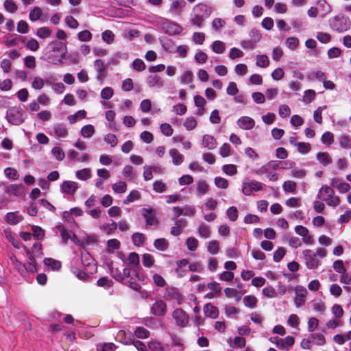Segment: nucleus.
<instances>
[{
    "label": "nucleus",
    "mask_w": 351,
    "mask_h": 351,
    "mask_svg": "<svg viewBox=\"0 0 351 351\" xmlns=\"http://www.w3.org/2000/svg\"><path fill=\"white\" fill-rule=\"evenodd\" d=\"M81 135L84 138H90L95 133V128L92 125H86L82 128Z\"/></svg>",
    "instance_id": "40"
},
{
    "label": "nucleus",
    "mask_w": 351,
    "mask_h": 351,
    "mask_svg": "<svg viewBox=\"0 0 351 351\" xmlns=\"http://www.w3.org/2000/svg\"><path fill=\"white\" fill-rule=\"evenodd\" d=\"M285 204L289 208H299L301 206V201L298 197H292L287 199Z\"/></svg>",
    "instance_id": "59"
},
{
    "label": "nucleus",
    "mask_w": 351,
    "mask_h": 351,
    "mask_svg": "<svg viewBox=\"0 0 351 351\" xmlns=\"http://www.w3.org/2000/svg\"><path fill=\"white\" fill-rule=\"evenodd\" d=\"M167 33L170 35L179 34L182 31V27L177 23H167L164 25Z\"/></svg>",
    "instance_id": "22"
},
{
    "label": "nucleus",
    "mask_w": 351,
    "mask_h": 351,
    "mask_svg": "<svg viewBox=\"0 0 351 351\" xmlns=\"http://www.w3.org/2000/svg\"><path fill=\"white\" fill-rule=\"evenodd\" d=\"M10 260L14 268L17 269L21 275L23 276L27 273V268L25 265L19 262L15 257H11Z\"/></svg>",
    "instance_id": "36"
},
{
    "label": "nucleus",
    "mask_w": 351,
    "mask_h": 351,
    "mask_svg": "<svg viewBox=\"0 0 351 351\" xmlns=\"http://www.w3.org/2000/svg\"><path fill=\"white\" fill-rule=\"evenodd\" d=\"M208 190V185L204 180H199L197 182V195L202 196L205 195Z\"/></svg>",
    "instance_id": "39"
},
{
    "label": "nucleus",
    "mask_w": 351,
    "mask_h": 351,
    "mask_svg": "<svg viewBox=\"0 0 351 351\" xmlns=\"http://www.w3.org/2000/svg\"><path fill=\"white\" fill-rule=\"evenodd\" d=\"M295 298L294 302L297 308H300L305 304L304 298L307 295V290L302 286H297L295 289Z\"/></svg>",
    "instance_id": "10"
},
{
    "label": "nucleus",
    "mask_w": 351,
    "mask_h": 351,
    "mask_svg": "<svg viewBox=\"0 0 351 351\" xmlns=\"http://www.w3.org/2000/svg\"><path fill=\"white\" fill-rule=\"evenodd\" d=\"M78 189V184L74 181H64L61 186L60 190L63 193L73 195Z\"/></svg>",
    "instance_id": "14"
},
{
    "label": "nucleus",
    "mask_w": 351,
    "mask_h": 351,
    "mask_svg": "<svg viewBox=\"0 0 351 351\" xmlns=\"http://www.w3.org/2000/svg\"><path fill=\"white\" fill-rule=\"evenodd\" d=\"M143 215L146 221V225L152 226L158 224L156 212L152 208H144Z\"/></svg>",
    "instance_id": "12"
},
{
    "label": "nucleus",
    "mask_w": 351,
    "mask_h": 351,
    "mask_svg": "<svg viewBox=\"0 0 351 351\" xmlns=\"http://www.w3.org/2000/svg\"><path fill=\"white\" fill-rule=\"evenodd\" d=\"M211 49L214 53L221 54L226 51V46L222 41L215 40L212 43Z\"/></svg>",
    "instance_id": "33"
},
{
    "label": "nucleus",
    "mask_w": 351,
    "mask_h": 351,
    "mask_svg": "<svg viewBox=\"0 0 351 351\" xmlns=\"http://www.w3.org/2000/svg\"><path fill=\"white\" fill-rule=\"evenodd\" d=\"M197 125V120L193 117H187L184 123V126L187 130H192L195 129Z\"/></svg>",
    "instance_id": "50"
},
{
    "label": "nucleus",
    "mask_w": 351,
    "mask_h": 351,
    "mask_svg": "<svg viewBox=\"0 0 351 351\" xmlns=\"http://www.w3.org/2000/svg\"><path fill=\"white\" fill-rule=\"evenodd\" d=\"M4 173L6 178L16 180H18L19 178V175L17 172V171L12 167H8L4 170Z\"/></svg>",
    "instance_id": "52"
},
{
    "label": "nucleus",
    "mask_w": 351,
    "mask_h": 351,
    "mask_svg": "<svg viewBox=\"0 0 351 351\" xmlns=\"http://www.w3.org/2000/svg\"><path fill=\"white\" fill-rule=\"evenodd\" d=\"M222 170L223 173L228 176H234L237 173V166L232 164L223 165L222 167Z\"/></svg>",
    "instance_id": "55"
},
{
    "label": "nucleus",
    "mask_w": 351,
    "mask_h": 351,
    "mask_svg": "<svg viewBox=\"0 0 351 351\" xmlns=\"http://www.w3.org/2000/svg\"><path fill=\"white\" fill-rule=\"evenodd\" d=\"M263 184L258 181L244 182L242 186V191L245 195H250L254 191L262 190Z\"/></svg>",
    "instance_id": "9"
},
{
    "label": "nucleus",
    "mask_w": 351,
    "mask_h": 351,
    "mask_svg": "<svg viewBox=\"0 0 351 351\" xmlns=\"http://www.w3.org/2000/svg\"><path fill=\"white\" fill-rule=\"evenodd\" d=\"M204 312L207 317L215 319L219 315V311L216 306L210 303H208L204 306Z\"/></svg>",
    "instance_id": "19"
},
{
    "label": "nucleus",
    "mask_w": 351,
    "mask_h": 351,
    "mask_svg": "<svg viewBox=\"0 0 351 351\" xmlns=\"http://www.w3.org/2000/svg\"><path fill=\"white\" fill-rule=\"evenodd\" d=\"M44 263L51 267L53 270H58L61 267L60 261L54 260L51 258H47L44 260Z\"/></svg>",
    "instance_id": "48"
},
{
    "label": "nucleus",
    "mask_w": 351,
    "mask_h": 351,
    "mask_svg": "<svg viewBox=\"0 0 351 351\" xmlns=\"http://www.w3.org/2000/svg\"><path fill=\"white\" fill-rule=\"evenodd\" d=\"M224 293L227 298H234L237 302H239L241 300L242 293L237 289L226 288L224 289Z\"/></svg>",
    "instance_id": "26"
},
{
    "label": "nucleus",
    "mask_w": 351,
    "mask_h": 351,
    "mask_svg": "<svg viewBox=\"0 0 351 351\" xmlns=\"http://www.w3.org/2000/svg\"><path fill=\"white\" fill-rule=\"evenodd\" d=\"M51 30L47 27H40L36 31V35L40 38H46L50 36Z\"/></svg>",
    "instance_id": "63"
},
{
    "label": "nucleus",
    "mask_w": 351,
    "mask_h": 351,
    "mask_svg": "<svg viewBox=\"0 0 351 351\" xmlns=\"http://www.w3.org/2000/svg\"><path fill=\"white\" fill-rule=\"evenodd\" d=\"M147 84L150 88L158 87L160 88L164 85V81L158 75H149L147 78Z\"/></svg>",
    "instance_id": "24"
},
{
    "label": "nucleus",
    "mask_w": 351,
    "mask_h": 351,
    "mask_svg": "<svg viewBox=\"0 0 351 351\" xmlns=\"http://www.w3.org/2000/svg\"><path fill=\"white\" fill-rule=\"evenodd\" d=\"M332 315L337 318L340 319L343 316V309L342 307L337 304H334L331 308Z\"/></svg>",
    "instance_id": "61"
},
{
    "label": "nucleus",
    "mask_w": 351,
    "mask_h": 351,
    "mask_svg": "<svg viewBox=\"0 0 351 351\" xmlns=\"http://www.w3.org/2000/svg\"><path fill=\"white\" fill-rule=\"evenodd\" d=\"M309 339H311V342L317 346H323L326 342L325 337L322 334H312L310 335Z\"/></svg>",
    "instance_id": "42"
},
{
    "label": "nucleus",
    "mask_w": 351,
    "mask_h": 351,
    "mask_svg": "<svg viewBox=\"0 0 351 351\" xmlns=\"http://www.w3.org/2000/svg\"><path fill=\"white\" fill-rule=\"evenodd\" d=\"M317 8L321 12V16L326 17L332 11L330 5L325 0H318L317 2Z\"/></svg>",
    "instance_id": "20"
},
{
    "label": "nucleus",
    "mask_w": 351,
    "mask_h": 351,
    "mask_svg": "<svg viewBox=\"0 0 351 351\" xmlns=\"http://www.w3.org/2000/svg\"><path fill=\"white\" fill-rule=\"evenodd\" d=\"M53 130L54 134L58 138H66L69 135L68 130L60 124L55 125Z\"/></svg>",
    "instance_id": "37"
},
{
    "label": "nucleus",
    "mask_w": 351,
    "mask_h": 351,
    "mask_svg": "<svg viewBox=\"0 0 351 351\" xmlns=\"http://www.w3.org/2000/svg\"><path fill=\"white\" fill-rule=\"evenodd\" d=\"M256 64L261 68H266L269 64V60L266 55H257Z\"/></svg>",
    "instance_id": "38"
},
{
    "label": "nucleus",
    "mask_w": 351,
    "mask_h": 351,
    "mask_svg": "<svg viewBox=\"0 0 351 351\" xmlns=\"http://www.w3.org/2000/svg\"><path fill=\"white\" fill-rule=\"evenodd\" d=\"M154 245L157 250L165 251L168 248L169 244L166 239L162 238L155 240Z\"/></svg>",
    "instance_id": "49"
},
{
    "label": "nucleus",
    "mask_w": 351,
    "mask_h": 351,
    "mask_svg": "<svg viewBox=\"0 0 351 351\" xmlns=\"http://www.w3.org/2000/svg\"><path fill=\"white\" fill-rule=\"evenodd\" d=\"M207 250L212 254H217L219 251V243L216 240H212L207 243Z\"/></svg>",
    "instance_id": "44"
},
{
    "label": "nucleus",
    "mask_w": 351,
    "mask_h": 351,
    "mask_svg": "<svg viewBox=\"0 0 351 351\" xmlns=\"http://www.w3.org/2000/svg\"><path fill=\"white\" fill-rule=\"evenodd\" d=\"M27 255L32 262L29 263V269L32 271H36L35 259L36 258L41 257L43 255L41 243L38 242L35 243L31 250H27Z\"/></svg>",
    "instance_id": "5"
},
{
    "label": "nucleus",
    "mask_w": 351,
    "mask_h": 351,
    "mask_svg": "<svg viewBox=\"0 0 351 351\" xmlns=\"http://www.w3.org/2000/svg\"><path fill=\"white\" fill-rule=\"evenodd\" d=\"M317 159L319 162L324 166H327L332 163L331 156L328 152L317 153Z\"/></svg>",
    "instance_id": "29"
},
{
    "label": "nucleus",
    "mask_w": 351,
    "mask_h": 351,
    "mask_svg": "<svg viewBox=\"0 0 351 351\" xmlns=\"http://www.w3.org/2000/svg\"><path fill=\"white\" fill-rule=\"evenodd\" d=\"M296 188V182L292 180H287L282 184V189L285 193H295Z\"/></svg>",
    "instance_id": "35"
},
{
    "label": "nucleus",
    "mask_w": 351,
    "mask_h": 351,
    "mask_svg": "<svg viewBox=\"0 0 351 351\" xmlns=\"http://www.w3.org/2000/svg\"><path fill=\"white\" fill-rule=\"evenodd\" d=\"M94 66L96 71L97 72V79L102 80L104 78V71L106 66L104 62L101 60H96L94 62Z\"/></svg>",
    "instance_id": "28"
},
{
    "label": "nucleus",
    "mask_w": 351,
    "mask_h": 351,
    "mask_svg": "<svg viewBox=\"0 0 351 351\" xmlns=\"http://www.w3.org/2000/svg\"><path fill=\"white\" fill-rule=\"evenodd\" d=\"M148 348L152 351H164V348L161 343L158 341H151L148 343Z\"/></svg>",
    "instance_id": "64"
},
{
    "label": "nucleus",
    "mask_w": 351,
    "mask_h": 351,
    "mask_svg": "<svg viewBox=\"0 0 351 351\" xmlns=\"http://www.w3.org/2000/svg\"><path fill=\"white\" fill-rule=\"evenodd\" d=\"M26 114L20 108H11L7 111L6 119L9 123L19 125L25 121Z\"/></svg>",
    "instance_id": "3"
},
{
    "label": "nucleus",
    "mask_w": 351,
    "mask_h": 351,
    "mask_svg": "<svg viewBox=\"0 0 351 351\" xmlns=\"http://www.w3.org/2000/svg\"><path fill=\"white\" fill-rule=\"evenodd\" d=\"M43 14L42 10L39 7H34L29 14V18L32 21H36L41 17Z\"/></svg>",
    "instance_id": "47"
},
{
    "label": "nucleus",
    "mask_w": 351,
    "mask_h": 351,
    "mask_svg": "<svg viewBox=\"0 0 351 351\" xmlns=\"http://www.w3.org/2000/svg\"><path fill=\"white\" fill-rule=\"evenodd\" d=\"M321 141L323 144L330 145L334 142V135L330 132H326L322 134Z\"/></svg>",
    "instance_id": "53"
},
{
    "label": "nucleus",
    "mask_w": 351,
    "mask_h": 351,
    "mask_svg": "<svg viewBox=\"0 0 351 351\" xmlns=\"http://www.w3.org/2000/svg\"><path fill=\"white\" fill-rule=\"evenodd\" d=\"M197 232L199 236L202 239H208L210 237L211 232L209 226L202 223L199 225L197 228Z\"/></svg>",
    "instance_id": "27"
},
{
    "label": "nucleus",
    "mask_w": 351,
    "mask_h": 351,
    "mask_svg": "<svg viewBox=\"0 0 351 351\" xmlns=\"http://www.w3.org/2000/svg\"><path fill=\"white\" fill-rule=\"evenodd\" d=\"M151 314L156 317H163L167 313V304L160 300H156L150 309Z\"/></svg>",
    "instance_id": "8"
},
{
    "label": "nucleus",
    "mask_w": 351,
    "mask_h": 351,
    "mask_svg": "<svg viewBox=\"0 0 351 351\" xmlns=\"http://www.w3.org/2000/svg\"><path fill=\"white\" fill-rule=\"evenodd\" d=\"M141 198V193L136 190H132L130 191L126 199L123 200L124 204H128L135 200H138Z\"/></svg>",
    "instance_id": "45"
},
{
    "label": "nucleus",
    "mask_w": 351,
    "mask_h": 351,
    "mask_svg": "<svg viewBox=\"0 0 351 351\" xmlns=\"http://www.w3.org/2000/svg\"><path fill=\"white\" fill-rule=\"evenodd\" d=\"M169 154L172 158V162L175 165H180L184 161V156L180 153L176 149H171Z\"/></svg>",
    "instance_id": "25"
},
{
    "label": "nucleus",
    "mask_w": 351,
    "mask_h": 351,
    "mask_svg": "<svg viewBox=\"0 0 351 351\" xmlns=\"http://www.w3.org/2000/svg\"><path fill=\"white\" fill-rule=\"evenodd\" d=\"M258 299L254 295H248L244 297L243 304L247 308H255L257 306Z\"/></svg>",
    "instance_id": "32"
},
{
    "label": "nucleus",
    "mask_w": 351,
    "mask_h": 351,
    "mask_svg": "<svg viewBox=\"0 0 351 351\" xmlns=\"http://www.w3.org/2000/svg\"><path fill=\"white\" fill-rule=\"evenodd\" d=\"M335 193L334 190L326 186H322L318 191L317 197L324 201H326L327 198L333 195Z\"/></svg>",
    "instance_id": "23"
},
{
    "label": "nucleus",
    "mask_w": 351,
    "mask_h": 351,
    "mask_svg": "<svg viewBox=\"0 0 351 351\" xmlns=\"http://www.w3.org/2000/svg\"><path fill=\"white\" fill-rule=\"evenodd\" d=\"M126 261L132 267L137 266L139 264V256L138 254L132 252L129 254Z\"/></svg>",
    "instance_id": "54"
},
{
    "label": "nucleus",
    "mask_w": 351,
    "mask_h": 351,
    "mask_svg": "<svg viewBox=\"0 0 351 351\" xmlns=\"http://www.w3.org/2000/svg\"><path fill=\"white\" fill-rule=\"evenodd\" d=\"M165 298L166 299L169 300L178 304H180L183 301L182 295L179 293L178 290L176 288L167 289L165 294Z\"/></svg>",
    "instance_id": "13"
},
{
    "label": "nucleus",
    "mask_w": 351,
    "mask_h": 351,
    "mask_svg": "<svg viewBox=\"0 0 351 351\" xmlns=\"http://www.w3.org/2000/svg\"><path fill=\"white\" fill-rule=\"evenodd\" d=\"M295 232L297 234L302 237V241L305 244H313V236L309 234V231L306 227L300 225L296 226L295 227Z\"/></svg>",
    "instance_id": "11"
},
{
    "label": "nucleus",
    "mask_w": 351,
    "mask_h": 351,
    "mask_svg": "<svg viewBox=\"0 0 351 351\" xmlns=\"http://www.w3.org/2000/svg\"><path fill=\"white\" fill-rule=\"evenodd\" d=\"M186 5V3L184 0H175L171 3L169 11L174 15L180 16Z\"/></svg>",
    "instance_id": "17"
},
{
    "label": "nucleus",
    "mask_w": 351,
    "mask_h": 351,
    "mask_svg": "<svg viewBox=\"0 0 351 351\" xmlns=\"http://www.w3.org/2000/svg\"><path fill=\"white\" fill-rule=\"evenodd\" d=\"M75 176L77 179L87 180L91 177V170L89 168H84L75 172Z\"/></svg>",
    "instance_id": "34"
},
{
    "label": "nucleus",
    "mask_w": 351,
    "mask_h": 351,
    "mask_svg": "<svg viewBox=\"0 0 351 351\" xmlns=\"http://www.w3.org/2000/svg\"><path fill=\"white\" fill-rule=\"evenodd\" d=\"M82 263L85 267L95 266L94 260L88 252L82 254Z\"/></svg>",
    "instance_id": "51"
},
{
    "label": "nucleus",
    "mask_w": 351,
    "mask_h": 351,
    "mask_svg": "<svg viewBox=\"0 0 351 351\" xmlns=\"http://www.w3.org/2000/svg\"><path fill=\"white\" fill-rule=\"evenodd\" d=\"M134 335L139 339H146L149 337V332L143 327H137L134 330Z\"/></svg>",
    "instance_id": "58"
},
{
    "label": "nucleus",
    "mask_w": 351,
    "mask_h": 351,
    "mask_svg": "<svg viewBox=\"0 0 351 351\" xmlns=\"http://www.w3.org/2000/svg\"><path fill=\"white\" fill-rule=\"evenodd\" d=\"M202 145L208 149L212 150L217 147V141L215 138L209 134H205L202 137Z\"/></svg>",
    "instance_id": "21"
},
{
    "label": "nucleus",
    "mask_w": 351,
    "mask_h": 351,
    "mask_svg": "<svg viewBox=\"0 0 351 351\" xmlns=\"http://www.w3.org/2000/svg\"><path fill=\"white\" fill-rule=\"evenodd\" d=\"M172 317L176 324L180 327L186 326L189 322L188 315L180 308H178L173 311Z\"/></svg>",
    "instance_id": "7"
},
{
    "label": "nucleus",
    "mask_w": 351,
    "mask_h": 351,
    "mask_svg": "<svg viewBox=\"0 0 351 351\" xmlns=\"http://www.w3.org/2000/svg\"><path fill=\"white\" fill-rule=\"evenodd\" d=\"M112 189L114 193H123L126 191L127 184L125 182L119 181L112 184Z\"/></svg>",
    "instance_id": "46"
},
{
    "label": "nucleus",
    "mask_w": 351,
    "mask_h": 351,
    "mask_svg": "<svg viewBox=\"0 0 351 351\" xmlns=\"http://www.w3.org/2000/svg\"><path fill=\"white\" fill-rule=\"evenodd\" d=\"M332 184L341 193H346L350 189V185L348 183L337 180H333Z\"/></svg>",
    "instance_id": "31"
},
{
    "label": "nucleus",
    "mask_w": 351,
    "mask_h": 351,
    "mask_svg": "<svg viewBox=\"0 0 351 351\" xmlns=\"http://www.w3.org/2000/svg\"><path fill=\"white\" fill-rule=\"evenodd\" d=\"M294 162L292 161H271L266 165L263 166L260 169V173H266L269 169H285L292 168Z\"/></svg>",
    "instance_id": "4"
},
{
    "label": "nucleus",
    "mask_w": 351,
    "mask_h": 351,
    "mask_svg": "<svg viewBox=\"0 0 351 351\" xmlns=\"http://www.w3.org/2000/svg\"><path fill=\"white\" fill-rule=\"evenodd\" d=\"M315 95L316 93L313 90L310 89L305 90L302 98V101L306 104H309L315 99Z\"/></svg>",
    "instance_id": "56"
},
{
    "label": "nucleus",
    "mask_w": 351,
    "mask_h": 351,
    "mask_svg": "<svg viewBox=\"0 0 351 351\" xmlns=\"http://www.w3.org/2000/svg\"><path fill=\"white\" fill-rule=\"evenodd\" d=\"M302 255L304 258L305 265L309 269H317L320 265V260L314 254V252L311 250L307 249L302 252Z\"/></svg>",
    "instance_id": "6"
},
{
    "label": "nucleus",
    "mask_w": 351,
    "mask_h": 351,
    "mask_svg": "<svg viewBox=\"0 0 351 351\" xmlns=\"http://www.w3.org/2000/svg\"><path fill=\"white\" fill-rule=\"evenodd\" d=\"M86 112L84 110H80L77 111L76 113L72 115H69L68 117V120L70 123L73 124L76 123L80 119H84L86 117Z\"/></svg>",
    "instance_id": "43"
},
{
    "label": "nucleus",
    "mask_w": 351,
    "mask_h": 351,
    "mask_svg": "<svg viewBox=\"0 0 351 351\" xmlns=\"http://www.w3.org/2000/svg\"><path fill=\"white\" fill-rule=\"evenodd\" d=\"M287 324L292 328H298L300 324V318L295 314H291L287 319Z\"/></svg>",
    "instance_id": "57"
},
{
    "label": "nucleus",
    "mask_w": 351,
    "mask_h": 351,
    "mask_svg": "<svg viewBox=\"0 0 351 351\" xmlns=\"http://www.w3.org/2000/svg\"><path fill=\"white\" fill-rule=\"evenodd\" d=\"M51 154L56 158V159L59 161H62L65 156L64 152L60 147H54L51 149Z\"/></svg>",
    "instance_id": "62"
},
{
    "label": "nucleus",
    "mask_w": 351,
    "mask_h": 351,
    "mask_svg": "<svg viewBox=\"0 0 351 351\" xmlns=\"http://www.w3.org/2000/svg\"><path fill=\"white\" fill-rule=\"evenodd\" d=\"M5 192L8 195L21 197L24 193V188L22 184H10L5 186Z\"/></svg>",
    "instance_id": "16"
},
{
    "label": "nucleus",
    "mask_w": 351,
    "mask_h": 351,
    "mask_svg": "<svg viewBox=\"0 0 351 351\" xmlns=\"http://www.w3.org/2000/svg\"><path fill=\"white\" fill-rule=\"evenodd\" d=\"M237 125L242 130H250L254 127L255 121L250 117L243 116L238 119Z\"/></svg>",
    "instance_id": "15"
},
{
    "label": "nucleus",
    "mask_w": 351,
    "mask_h": 351,
    "mask_svg": "<svg viewBox=\"0 0 351 351\" xmlns=\"http://www.w3.org/2000/svg\"><path fill=\"white\" fill-rule=\"evenodd\" d=\"M329 25L332 30L342 33L350 28L351 22L348 17L343 14H338L329 20Z\"/></svg>",
    "instance_id": "2"
},
{
    "label": "nucleus",
    "mask_w": 351,
    "mask_h": 351,
    "mask_svg": "<svg viewBox=\"0 0 351 351\" xmlns=\"http://www.w3.org/2000/svg\"><path fill=\"white\" fill-rule=\"evenodd\" d=\"M5 221L11 225H16L23 220V217L18 212H10L5 216Z\"/></svg>",
    "instance_id": "18"
},
{
    "label": "nucleus",
    "mask_w": 351,
    "mask_h": 351,
    "mask_svg": "<svg viewBox=\"0 0 351 351\" xmlns=\"http://www.w3.org/2000/svg\"><path fill=\"white\" fill-rule=\"evenodd\" d=\"M212 8L205 3H198L192 10L190 22L192 25L200 28L204 21L210 16Z\"/></svg>",
    "instance_id": "1"
},
{
    "label": "nucleus",
    "mask_w": 351,
    "mask_h": 351,
    "mask_svg": "<svg viewBox=\"0 0 351 351\" xmlns=\"http://www.w3.org/2000/svg\"><path fill=\"white\" fill-rule=\"evenodd\" d=\"M58 228L60 231L62 240L64 243H66L69 239L75 242L77 237L72 232L66 230L63 227H59Z\"/></svg>",
    "instance_id": "30"
},
{
    "label": "nucleus",
    "mask_w": 351,
    "mask_h": 351,
    "mask_svg": "<svg viewBox=\"0 0 351 351\" xmlns=\"http://www.w3.org/2000/svg\"><path fill=\"white\" fill-rule=\"evenodd\" d=\"M340 146L343 149H351V138L346 134L341 135L339 138Z\"/></svg>",
    "instance_id": "41"
},
{
    "label": "nucleus",
    "mask_w": 351,
    "mask_h": 351,
    "mask_svg": "<svg viewBox=\"0 0 351 351\" xmlns=\"http://www.w3.org/2000/svg\"><path fill=\"white\" fill-rule=\"evenodd\" d=\"M295 146L298 148V151L302 154H306L311 149V146L308 143H298L295 144Z\"/></svg>",
    "instance_id": "60"
}]
</instances>
